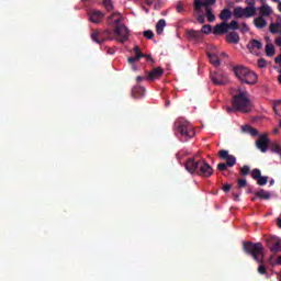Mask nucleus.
<instances>
[{"label":"nucleus","mask_w":281,"mask_h":281,"mask_svg":"<svg viewBox=\"0 0 281 281\" xmlns=\"http://www.w3.org/2000/svg\"><path fill=\"white\" fill-rule=\"evenodd\" d=\"M233 14L235 19H251L252 16H256V8L254 7H236L233 10Z\"/></svg>","instance_id":"obj_8"},{"label":"nucleus","mask_w":281,"mask_h":281,"mask_svg":"<svg viewBox=\"0 0 281 281\" xmlns=\"http://www.w3.org/2000/svg\"><path fill=\"white\" fill-rule=\"evenodd\" d=\"M257 65H258V67H259L260 69H265V67H267V59H265V58L258 59Z\"/></svg>","instance_id":"obj_41"},{"label":"nucleus","mask_w":281,"mask_h":281,"mask_svg":"<svg viewBox=\"0 0 281 281\" xmlns=\"http://www.w3.org/2000/svg\"><path fill=\"white\" fill-rule=\"evenodd\" d=\"M220 19H221V21H223V23H227V21H229V19H232V10H229V9L222 10L220 13Z\"/></svg>","instance_id":"obj_24"},{"label":"nucleus","mask_w":281,"mask_h":281,"mask_svg":"<svg viewBox=\"0 0 281 281\" xmlns=\"http://www.w3.org/2000/svg\"><path fill=\"white\" fill-rule=\"evenodd\" d=\"M164 27H166V20H165V19H160V20L156 23V34H158L159 36H161V34H164Z\"/></svg>","instance_id":"obj_26"},{"label":"nucleus","mask_w":281,"mask_h":281,"mask_svg":"<svg viewBox=\"0 0 281 281\" xmlns=\"http://www.w3.org/2000/svg\"><path fill=\"white\" fill-rule=\"evenodd\" d=\"M214 3H216V0H194L193 5H194V10L195 12H201L202 8H210V5H214Z\"/></svg>","instance_id":"obj_14"},{"label":"nucleus","mask_w":281,"mask_h":281,"mask_svg":"<svg viewBox=\"0 0 281 281\" xmlns=\"http://www.w3.org/2000/svg\"><path fill=\"white\" fill-rule=\"evenodd\" d=\"M243 249L245 254L248 256H251L256 262L259 263V267L257 269L258 273L261 276H265L267 273V267L262 265L265 260V247L261 243H252V241H244L243 243Z\"/></svg>","instance_id":"obj_1"},{"label":"nucleus","mask_w":281,"mask_h":281,"mask_svg":"<svg viewBox=\"0 0 281 281\" xmlns=\"http://www.w3.org/2000/svg\"><path fill=\"white\" fill-rule=\"evenodd\" d=\"M223 190H224L225 192H229V191L232 190V184H224V186H223Z\"/></svg>","instance_id":"obj_49"},{"label":"nucleus","mask_w":281,"mask_h":281,"mask_svg":"<svg viewBox=\"0 0 281 281\" xmlns=\"http://www.w3.org/2000/svg\"><path fill=\"white\" fill-rule=\"evenodd\" d=\"M144 93H146V89L142 86H134L132 89V98H144Z\"/></svg>","instance_id":"obj_19"},{"label":"nucleus","mask_w":281,"mask_h":281,"mask_svg":"<svg viewBox=\"0 0 281 281\" xmlns=\"http://www.w3.org/2000/svg\"><path fill=\"white\" fill-rule=\"evenodd\" d=\"M218 157L220 159L226 160V165L228 166V168H234V166H236V156L229 155L228 150H225V149L220 150Z\"/></svg>","instance_id":"obj_11"},{"label":"nucleus","mask_w":281,"mask_h":281,"mask_svg":"<svg viewBox=\"0 0 281 281\" xmlns=\"http://www.w3.org/2000/svg\"><path fill=\"white\" fill-rule=\"evenodd\" d=\"M266 245L268 249H270L271 254H280L281 251V239L277 236H271L266 240Z\"/></svg>","instance_id":"obj_10"},{"label":"nucleus","mask_w":281,"mask_h":281,"mask_svg":"<svg viewBox=\"0 0 281 281\" xmlns=\"http://www.w3.org/2000/svg\"><path fill=\"white\" fill-rule=\"evenodd\" d=\"M273 3H280V0H272Z\"/></svg>","instance_id":"obj_63"},{"label":"nucleus","mask_w":281,"mask_h":281,"mask_svg":"<svg viewBox=\"0 0 281 281\" xmlns=\"http://www.w3.org/2000/svg\"><path fill=\"white\" fill-rule=\"evenodd\" d=\"M271 34H281V23H271L270 24Z\"/></svg>","instance_id":"obj_28"},{"label":"nucleus","mask_w":281,"mask_h":281,"mask_svg":"<svg viewBox=\"0 0 281 281\" xmlns=\"http://www.w3.org/2000/svg\"><path fill=\"white\" fill-rule=\"evenodd\" d=\"M254 25L257 30H262V27H267V20L262 16L255 18Z\"/></svg>","instance_id":"obj_23"},{"label":"nucleus","mask_w":281,"mask_h":281,"mask_svg":"<svg viewBox=\"0 0 281 281\" xmlns=\"http://www.w3.org/2000/svg\"><path fill=\"white\" fill-rule=\"evenodd\" d=\"M176 134L180 135L181 139L188 142V139H192L196 132H194V127L190 122L179 119L175 122Z\"/></svg>","instance_id":"obj_5"},{"label":"nucleus","mask_w":281,"mask_h":281,"mask_svg":"<svg viewBox=\"0 0 281 281\" xmlns=\"http://www.w3.org/2000/svg\"><path fill=\"white\" fill-rule=\"evenodd\" d=\"M227 112H228V113H232V108H227Z\"/></svg>","instance_id":"obj_62"},{"label":"nucleus","mask_w":281,"mask_h":281,"mask_svg":"<svg viewBox=\"0 0 281 281\" xmlns=\"http://www.w3.org/2000/svg\"><path fill=\"white\" fill-rule=\"evenodd\" d=\"M246 187H247V179L237 180V188H246Z\"/></svg>","instance_id":"obj_42"},{"label":"nucleus","mask_w":281,"mask_h":281,"mask_svg":"<svg viewBox=\"0 0 281 281\" xmlns=\"http://www.w3.org/2000/svg\"><path fill=\"white\" fill-rule=\"evenodd\" d=\"M278 82L281 85V75L278 76Z\"/></svg>","instance_id":"obj_55"},{"label":"nucleus","mask_w":281,"mask_h":281,"mask_svg":"<svg viewBox=\"0 0 281 281\" xmlns=\"http://www.w3.org/2000/svg\"><path fill=\"white\" fill-rule=\"evenodd\" d=\"M273 183H276L274 180H270V186H273Z\"/></svg>","instance_id":"obj_60"},{"label":"nucleus","mask_w":281,"mask_h":281,"mask_svg":"<svg viewBox=\"0 0 281 281\" xmlns=\"http://www.w3.org/2000/svg\"><path fill=\"white\" fill-rule=\"evenodd\" d=\"M266 56L268 57L276 56V46H273V44L266 45Z\"/></svg>","instance_id":"obj_29"},{"label":"nucleus","mask_w":281,"mask_h":281,"mask_svg":"<svg viewBox=\"0 0 281 281\" xmlns=\"http://www.w3.org/2000/svg\"><path fill=\"white\" fill-rule=\"evenodd\" d=\"M232 104L235 111H240L241 113H249L251 111V100L247 97V91H243L240 88L233 95Z\"/></svg>","instance_id":"obj_4"},{"label":"nucleus","mask_w":281,"mask_h":281,"mask_svg":"<svg viewBox=\"0 0 281 281\" xmlns=\"http://www.w3.org/2000/svg\"><path fill=\"white\" fill-rule=\"evenodd\" d=\"M279 126L281 127V121L279 122Z\"/></svg>","instance_id":"obj_64"},{"label":"nucleus","mask_w":281,"mask_h":281,"mask_svg":"<svg viewBox=\"0 0 281 281\" xmlns=\"http://www.w3.org/2000/svg\"><path fill=\"white\" fill-rule=\"evenodd\" d=\"M200 32H201L202 36H203V34H212V25H210V24L203 25Z\"/></svg>","instance_id":"obj_35"},{"label":"nucleus","mask_w":281,"mask_h":281,"mask_svg":"<svg viewBox=\"0 0 281 281\" xmlns=\"http://www.w3.org/2000/svg\"><path fill=\"white\" fill-rule=\"evenodd\" d=\"M278 10H279V12H281V2H279V4H278Z\"/></svg>","instance_id":"obj_56"},{"label":"nucleus","mask_w":281,"mask_h":281,"mask_svg":"<svg viewBox=\"0 0 281 281\" xmlns=\"http://www.w3.org/2000/svg\"><path fill=\"white\" fill-rule=\"evenodd\" d=\"M227 168H229V166H227V164H225V162H220L217 165V170H220V172H225V170H227Z\"/></svg>","instance_id":"obj_40"},{"label":"nucleus","mask_w":281,"mask_h":281,"mask_svg":"<svg viewBox=\"0 0 281 281\" xmlns=\"http://www.w3.org/2000/svg\"><path fill=\"white\" fill-rule=\"evenodd\" d=\"M250 177H251V179H254V181H257L259 178L262 177V171H260V169H258V168L252 169L250 172Z\"/></svg>","instance_id":"obj_30"},{"label":"nucleus","mask_w":281,"mask_h":281,"mask_svg":"<svg viewBox=\"0 0 281 281\" xmlns=\"http://www.w3.org/2000/svg\"><path fill=\"white\" fill-rule=\"evenodd\" d=\"M249 172H251V169L249 168V166L244 165L240 169H239V175H241V177H247L249 175Z\"/></svg>","instance_id":"obj_32"},{"label":"nucleus","mask_w":281,"mask_h":281,"mask_svg":"<svg viewBox=\"0 0 281 281\" xmlns=\"http://www.w3.org/2000/svg\"><path fill=\"white\" fill-rule=\"evenodd\" d=\"M112 32L110 30H94L91 33V38L94 43H98V45H102V43H105V41H113Z\"/></svg>","instance_id":"obj_7"},{"label":"nucleus","mask_w":281,"mask_h":281,"mask_svg":"<svg viewBox=\"0 0 281 281\" xmlns=\"http://www.w3.org/2000/svg\"><path fill=\"white\" fill-rule=\"evenodd\" d=\"M255 196L269 201V199H271V193L269 191H265V189H260L259 191L255 192Z\"/></svg>","instance_id":"obj_25"},{"label":"nucleus","mask_w":281,"mask_h":281,"mask_svg":"<svg viewBox=\"0 0 281 281\" xmlns=\"http://www.w3.org/2000/svg\"><path fill=\"white\" fill-rule=\"evenodd\" d=\"M248 8H256V0H246Z\"/></svg>","instance_id":"obj_44"},{"label":"nucleus","mask_w":281,"mask_h":281,"mask_svg":"<svg viewBox=\"0 0 281 281\" xmlns=\"http://www.w3.org/2000/svg\"><path fill=\"white\" fill-rule=\"evenodd\" d=\"M187 35L189 36V38H193V41H196L198 43H201L203 41V33H201V31L189 30L187 31Z\"/></svg>","instance_id":"obj_18"},{"label":"nucleus","mask_w":281,"mask_h":281,"mask_svg":"<svg viewBox=\"0 0 281 281\" xmlns=\"http://www.w3.org/2000/svg\"><path fill=\"white\" fill-rule=\"evenodd\" d=\"M277 262L278 265H281V256L278 257Z\"/></svg>","instance_id":"obj_54"},{"label":"nucleus","mask_w":281,"mask_h":281,"mask_svg":"<svg viewBox=\"0 0 281 281\" xmlns=\"http://www.w3.org/2000/svg\"><path fill=\"white\" fill-rule=\"evenodd\" d=\"M146 3H147L148 5H153V3H155V0H146Z\"/></svg>","instance_id":"obj_52"},{"label":"nucleus","mask_w":281,"mask_h":281,"mask_svg":"<svg viewBox=\"0 0 281 281\" xmlns=\"http://www.w3.org/2000/svg\"><path fill=\"white\" fill-rule=\"evenodd\" d=\"M211 81L213 82V85H217L221 87L223 85H226L227 78H225V75L221 72H213L211 74Z\"/></svg>","instance_id":"obj_15"},{"label":"nucleus","mask_w":281,"mask_h":281,"mask_svg":"<svg viewBox=\"0 0 281 281\" xmlns=\"http://www.w3.org/2000/svg\"><path fill=\"white\" fill-rule=\"evenodd\" d=\"M103 5L108 12H111L113 10V1L112 0H103Z\"/></svg>","instance_id":"obj_36"},{"label":"nucleus","mask_w":281,"mask_h":281,"mask_svg":"<svg viewBox=\"0 0 281 281\" xmlns=\"http://www.w3.org/2000/svg\"><path fill=\"white\" fill-rule=\"evenodd\" d=\"M143 36L150 41L155 37V33L151 30H147L143 32Z\"/></svg>","instance_id":"obj_37"},{"label":"nucleus","mask_w":281,"mask_h":281,"mask_svg":"<svg viewBox=\"0 0 281 281\" xmlns=\"http://www.w3.org/2000/svg\"><path fill=\"white\" fill-rule=\"evenodd\" d=\"M183 1H179L176 5V10L179 14H181L182 12H186V9L183 8Z\"/></svg>","instance_id":"obj_39"},{"label":"nucleus","mask_w":281,"mask_h":281,"mask_svg":"<svg viewBox=\"0 0 281 281\" xmlns=\"http://www.w3.org/2000/svg\"><path fill=\"white\" fill-rule=\"evenodd\" d=\"M259 13L261 16H271V7H269L267 4H262L259 8Z\"/></svg>","instance_id":"obj_27"},{"label":"nucleus","mask_w":281,"mask_h":281,"mask_svg":"<svg viewBox=\"0 0 281 281\" xmlns=\"http://www.w3.org/2000/svg\"><path fill=\"white\" fill-rule=\"evenodd\" d=\"M234 201H240V192L233 191Z\"/></svg>","instance_id":"obj_46"},{"label":"nucleus","mask_w":281,"mask_h":281,"mask_svg":"<svg viewBox=\"0 0 281 281\" xmlns=\"http://www.w3.org/2000/svg\"><path fill=\"white\" fill-rule=\"evenodd\" d=\"M164 76V69L161 67L153 68L147 76L145 77L146 80L150 82H155V80H159Z\"/></svg>","instance_id":"obj_13"},{"label":"nucleus","mask_w":281,"mask_h":281,"mask_svg":"<svg viewBox=\"0 0 281 281\" xmlns=\"http://www.w3.org/2000/svg\"><path fill=\"white\" fill-rule=\"evenodd\" d=\"M241 32L243 34H246V32H249V26L245 22L241 24Z\"/></svg>","instance_id":"obj_45"},{"label":"nucleus","mask_w":281,"mask_h":281,"mask_svg":"<svg viewBox=\"0 0 281 281\" xmlns=\"http://www.w3.org/2000/svg\"><path fill=\"white\" fill-rule=\"evenodd\" d=\"M206 56L213 67H221V58L216 52H207Z\"/></svg>","instance_id":"obj_16"},{"label":"nucleus","mask_w":281,"mask_h":281,"mask_svg":"<svg viewBox=\"0 0 281 281\" xmlns=\"http://www.w3.org/2000/svg\"><path fill=\"white\" fill-rule=\"evenodd\" d=\"M143 58H146L147 63H155V60L153 59V56L150 55L143 54Z\"/></svg>","instance_id":"obj_48"},{"label":"nucleus","mask_w":281,"mask_h":281,"mask_svg":"<svg viewBox=\"0 0 281 281\" xmlns=\"http://www.w3.org/2000/svg\"><path fill=\"white\" fill-rule=\"evenodd\" d=\"M206 12V19L210 23H214V21H216V16L214 15V13H212V9L211 8H206L205 9Z\"/></svg>","instance_id":"obj_31"},{"label":"nucleus","mask_w":281,"mask_h":281,"mask_svg":"<svg viewBox=\"0 0 281 281\" xmlns=\"http://www.w3.org/2000/svg\"><path fill=\"white\" fill-rule=\"evenodd\" d=\"M269 144H271V140L267 133L259 135L258 139L255 142L256 148L261 153H267V150H269Z\"/></svg>","instance_id":"obj_9"},{"label":"nucleus","mask_w":281,"mask_h":281,"mask_svg":"<svg viewBox=\"0 0 281 281\" xmlns=\"http://www.w3.org/2000/svg\"><path fill=\"white\" fill-rule=\"evenodd\" d=\"M234 74L244 85H256L258 82V75L247 67L237 66L234 68Z\"/></svg>","instance_id":"obj_6"},{"label":"nucleus","mask_w":281,"mask_h":281,"mask_svg":"<svg viewBox=\"0 0 281 281\" xmlns=\"http://www.w3.org/2000/svg\"><path fill=\"white\" fill-rule=\"evenodd\" d=\"M184 168L190 175H199V177H203L204 179H209V177L214 175V169L205 159L196 160L189 158L184 164Z\"/></svg>","instance_id":"obj_2"},{"label":"nucleus","mask_w":281,"mask_h":281,"mask_svg":"<svg viewBox=\"0 0 281 281\" xmlns=\"http://www.w3.org/2000/svg\"><path fill=\"white\" fill-rule=\"evenodd\" d=\"M221 56H223L224 58H226L227 53H221Z\"/></svg>","instance_id":"obj_57"},{"label":"nucleus","mask_w":281,"mask_h":281,"mask_svg":"<svg viewBox=\"0 0 281 281\" xmlns=\"http://www.w3.org/2000/svg\"><path fill=\"white\" fill-rule=\"evenodd\" d=\"M226 41L227 43H233L234 45H237V43H239L240 41V35L233 31L226 35Z\"/></svg>","instance_id":"obj_21"},{"label":"nucleus","mask_w":281,"mask_h":281,"mask_svg":"<svg viewBox=\"0 0 281 281\" xmlns=\"http://www.w3.org/2000/svg\"><path fill=\"white\" fill-rule=\"evenodd\" d=\"M196 21H198V23H200L201 25H203V23H205V16H204V15H198Z\"/></svg>","instance_id":"obj_47"},{"label":"nucleus","mask_w":281,"mask_h":281,"mask_svg":"<svg viewBox=\"0 0 281 281\" xmlns=\"http://www.w3.org/2000/svg\"><path fill=\"white\" fill-rule=\"evenodd\" d=\"M104 20V12L92 9L89 11V21L94 24L102 23Z\"/></svg>","instance_id":"obj_12"},{"label":"nucleus","mask_w":281,"mask_h":281,"mask_svg":"<svg viewBox=\"0 0 281 281\" xmlns=\"http://www.w3.org/2000/svg\"><path fill=\"white\" fill-rule=\"evenodd\" d=\"M256 199H258V196L255 195L254 198H251V201H256Z\"/></svg>","instance_id":"obj_61"},{"label":"nucleus","mask_w":281,"mask_h":281,"mask_svg":"<svg viewBox=\"0 0 281 281\" xmlns=\"http://www.w3.org/2000/svg\"><path fill=\"white\" fill-rule=\"evenodd\" d=\"M274 63H277V65H281V54L274 58Z\"/></svg>","instance_id":"obj_50"},{"label":"nucleus","mask_w":281,"mask_h":281,"mask_svg":"<svg viewBox=\"0 0 281 281\" xmlns=\"http://www.w3.org/2000/svg\"><path fill=\"white\" fill-rule=\"evenodd\" d=\"M251 192H254V190H251V189H249V190L247 191L248 194H251Z\"/></svg>","instance_id":"obj_59"},{"label":"nucleus","mask_w":281,"mask_h":281,"mask_svg":"<svg viewBox=\"0 0 281 281\" xmlns=\"http://www.w3.org/2000/svg\"><path fill=\"white\" fill-rule=\"evenodd\" d=\"M257 181V186H267L269 183V177L261 176Z\"/></svg>","instance_id":"obj_34"},{"label":"nucleus","mask_w":281,"mask_h":281,"mask_svg":"<svg viewBox=\"0 0 281 281\" xmlns=\"http://www.w3.org/2000/svg\"><path fill=\"white\" fill-rule=\"evenodd\" d=\"M142 58H137V56H135V57H128V59H127V63L130 64V65H135V63H137V60H140Z\"/></svg>","instance_id":"obj_43"},{"label":"nucleus","mask_w":281,"mask_h":281,"mask_svg":"<svg viewBox=\"0 0 281 281\" xmlns=\"http://www.w3.org/2000/svg\"><path fill=\"white\" fill-rule=\"evenodd\" d=\"M277 226L279 227V229H281V218L280 217L277 218Z\"/></svg>","instance_id":"obj_51"},{"label":"nucleus","mask_w":281,"mask_h":281,"mask_svg":"<svg viewBox=\"0 0 281 281\" xmlns=\"http://www.w3.org/2000/svg\"><path fill=\"white\" fill-rule=\"evenodd\" d=\"M227 30H240V24H238L236 20H233L229 24H227Z\"/></svg>","instance_id":"obj_33"},{"label":"nucleus","mask_w":281,"mask_h":281,"mask_svg":"<svg viewBox=\"0 0 281 281\" xmlns=\"http://www.w3.org/2000/svg\"><path fill=\"white\" fill-rule=\"evenodd\" d=\"M247 47L249 52H255V49L260 50L262 49V43L258 40H250Z\"/></svg>","instance_id":"obj_20"},{"label":"nucleus","mask_w":281,"mask_h":281,"mask_svg":"<svg viewBox=\"0 0 281 281\" xmlns=\"http://www.w3.org/2000/svg\"><path fill=\"white\" fill-rule=\"evenodd\" d=\"M134 54L136 58H144V53H142V49L137 45L134 46Z\"/></svg>","instance_id":"obj_38"},{"label":"nucleus","mask_w":281,"mask_h":281,"mask_svg":"<svg viewBox=\"0 0 281 281\" xmlns=\"http://www.w3.org/2000/svg\"><path fill=\"white\" fill-rule=\"evenodd\" d=\"M243 133H247L248 135H251V137H258V131L256 127H252L251 125H244L241 126Z\"/></svg>","instance_id":"obj_22"},{"label":"nucleus","mask_w":281,"mask_h":281,"mask_svg":"<svg viewBox=\"0 0 281 281\" xmlns=\"http://www.w3.org/2000/svg\"><path fill=\"white\" fill-rule=\"evenodd\" d=\"M278 133H279V130L276 128V130H274V135H278Z\"/></svg>","instance_id":"obj_58"},{"label":"nucleus","mask_w":281,"mask_h":281,"mask_svg":"<svg viewBox=\"0 0 281 281\" xmlns=\"http://www.w3.org/2000/svg\"><path fill=\"white\" fill-rule=\"evenodd\" d=\"M142 80H144V77H142V76L136 77L137 82H142Z\"/></svg>","instance_id":"obj_53"},{"label":"nucleus","mask_w":281,"mask_h":281,"mask_svg":"<svg viewBox=\"0 0 281 281\" xmlns=\"http://www.w3.org/2000/svg\"><path fill=\"white\" fill-rule=\"evenodd\" d=\"M109 21H113L114 23V31L115 37H113V41H117L119 43H126L131 36V31H128V27L126 25L120 23L122 21V18H120V14L112 13L109 18Z\"/></svg>","instance_id":"obj_3"},{"label":"nucleus","mask_w":281,"mask_h":281,"mask_svg":"<svg viewBox=\"0 0 281 281\" xmlns=\"http://www.w3.org/2000/svg\"><path fill=\"white\" fill-rule=\"evenodd\" d=\"M228 30H227V23L226 22H222L220 24H216L214 27H213V34L215 36H218L221 34H227Z\"/></svg>","instance_id":"obj_17"}]
</instances>
